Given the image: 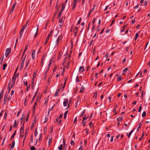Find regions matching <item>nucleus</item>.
I'll use <instances>...</instances> for the list:
<instances>
[{"mask_svg": "<svg viewBox=\"0 0 150 150\" xmlns=\"http://www.w3.org/2000/svg\"><path fill=\"white\" fill-rule=\"evenodd\" d=\"M48 119V118L47 116H46L45 117V121L43 122V123L44 124V123H45L47 121Z\"/></svg>", "mask_w": 150, "mask_h": 150, "instance_id": "nucleus-32", "label": "nucleus"}, {"mask_svg": "<svg viewBox=\"0 0 150 150\" xmlns=\"http://www.w3.org/2000/svg\"><path fill=\"white\" fill-rule=\"evenodd\" d=\"M70 61L69 62V61L67 63V68L69 67V66L70 65Z\"/></svg>", "mask_w": 150, "mask_h": 150, "instance_id": "nucleus-56", "label": "nucleus"}, {"mask_svg": "<svg viewBox=\"0 0 150 150\" xmlns=\"http://www.w3.org/2000/svg\"><path fill=\"white\" fill-rule=\"evenodd\" d=\"M116 107H115L113 110L114 112L115 113V114H114L115 115H117V112H116Z\"/></svg>", "mask_w": 150, "mask_h": 150, "instance_id": "nucleus-30", "label": "nucleus"}, {"mask_svg": "<svg viewBox=\"0 0 150 150\" xmlns=\"http://www.w3.org/2000/svg\"><path fill=\"white\" fill-rule=\"evenodd\" d=\"M83 147L82 146H81L80 147V148L79 149V150H83Z\"/></svg>", "mask_w": 150, "mask_h": 150, "instance_id": "nucleus-64", "label": "nucleus"}, {"mask_svg": "<svg viewBox=\"0 0 150 150\" xmlns=\"http://www.w3.org/2000/svg\"><path fill=\"white\" fill-rule=\"evenodd\" d=\"M48 72V71L46 70L45 73V74H44V78L45 79L46 78V76Z\"/></svg>", "mask_w": 150, "mask_h": 150, "instance_id": "nucleus-39", "label": "nucleus"}, {"mask_svg": "<svg viewBox=\"0 0 150 150\" xmlns=\"http://www.w3.org/2000/svg\"><path fill=\"white\" fill-rule=\"evenodd\" d=\"M16 122H17L16 120H15V121H14V125H13V127H16V126H17Z\"/></svg>", "mask_w": 150, "mask_h": 150, "instance_id": "nucleus-36", "label": "nucleus"}, {"mask_svg": "<svg viewBox=\"0 0 150 150\" xmlns=\"http://www.w3.org/2000/svg\"><path fill=\"white\" fill-rule=\"evenodd\" d=\"M7 111H6L5 112V114L4 116V118L5 119H6V117L7 115Z\"/></svg>", "mask_w": 150, "mask_h": 150, "instance_id": "nucleus-42", "label": "nucleus"}, {"mask_svg": "<svg viewBox=\"0 0 150 150\" xmlns=\"http://www.w3.org/2000/svg\"><path fill=\"white\" fill-rule=\"evenodd\" d=\"M11 52V48H8L6 49L5 52V56L6 57H7Z\"/></svg>", "mask_w": 150, "mask_h": 150, "instance_id": "nucleus-3", "label": "nucleus"}, {"mask_svg": "<svg viewBox=\"0 0 150 150\" xmlns=\"http://www.w3.org/2000/svg\"><path fill=\"white\" fill-rule=\"evenodd\" d=\"M35 124V122L34 123L33 122V124L31 125V129H32L33 128V127L34 126V125Z\"/></svg>", "mask_w": 150, "mask_h": 150, "instance_id": "nucleus-48", "label": "nucleus"}, {"mask_svg": "<svg viewBox=\"0 0 150 150\" xmlns=\"http://www.w3.org/2000/svg\"><path fill=\"white\" fill-rule=\"evenodd\" d=\"M67 57H65L63 60V64H65L66 63V62L67 60Z\"/></svg>", "mask_w": 150, "mask_h": 150, "instance_id": "nucleus-29", "label": "nucleus"}, {"mask_svg": "<svg viewBox=\"0 0 150 150\" xmlns=\"http://www.w3.org/2000/svg\"><path fill=\"white\" fill-rule=\"evenodd\" d=\"M146 112L144 111L142 114V116L143 117H145L146 115Z\"/></svg>", "mask_w": 150, "mask_h": 150, "instance_id": "nucleus-38", "label": "nucleus"}, {"mask_svg": "<svg viewBox=\"0 0 150 150\" xmlns=\"http://www.w3.org/2000/svg\"><path fill=\"white\" fill-rule=\"evenodd\" d=\"M95 6V4H94L93 5V8L91 9V10H92L93 11H94Z\"/></svg>", "mask_w": 150, "mask_h": 150, "instance_id": "nucleus-63", "label": "nucleus"}, {"mask_svg": "<svg viewBox=\"0 0 150 150\" xmlns=\"http://www.w3.org/2000/svg\"><path fill=\"white\" fill-rule=\"evenodd\" d=\"M53 32V30H52L50 32V33L48 35L47 37V38L45 42L44 43V45H46L47 42V41L49 40V38L50 36H51Z\"/></svg>", "mask_w": 150, "mask_h": 150, "instance_id": "nucleus-2", "label": "nucleus"}, {"mask_svg": "<svg viewBox=\"0 0 150 150\" xmlns=\"http://www.w3.org/2000/svg\"><path fill=\"white\" fill-rule=\"evenodd\" d=\"M30 150H35L36 149L33 146L30 147Z\"/></svg>", "mask_w": 150, "mask_h": 150, "instance_id": "nucleus-44", "label": "nucleus"}, {"mask_svg": "<svg viewBox=\"0 0 150 150\" xmlns=\"http://www.w3.org/2000/svg\"><path fill=\"white\" fill-rule=\"evenodd\" d=\"M96 20V18H94L93 19V21H92V23H93V25H94V23H95Z\"/></svg>", "mask_w": 150, "mask_h": 150, "instance_id": "nucleus-62", "label": "nucleus"}, {"mask_svg": "<svg viewBox=\"0 0 150 150\" xmlns=\"http://www.w3.org/2000/svg\"><path fill=\"white\" fill-rule=\"evenodd\" d=\"M65 7V4H63L62 5V7H61V9L60 10L62 11L64 9V8Z\"/></svg>", "mask_w": 150, "mask_h": 150, "instance_id": "nucleus-31", "label": "nucleus"}, {"mask_svg": "<svg viewBox=\"0 0 150 150\" xmlns=\"http://www.w3.org/2000/svg\"><path fill=\"white\" fill-rule=\"evenodd\" d=\"M27 87V88L26 90V91L27 92H28V91L29 88H30V85H28L27 86H26Z\"/></svg>", "mask_w": 150, "mask_h": 150, "instance_id": "nucleus-51", "label": "nucleus"}, {"mask_svg": "<svg viewBox=\"0 0 150 150\" xmlns=\"http://www.w3.org/2000/svg\"><path fill=\"white\" fill-rule=\"evenodd\" d=\"M16 78V76L15 75H13L12 78V82L11 86V88H12L14 87Z\"/></svg>", "mask_w": 150, "mask_h": 150, "instance_id": "nucleus-1", "label": "nucleus"}, {"mask_svg": "<svg viewBox=\"0 0 150 150\" xmlns=\"http://www.w3.org/2000/svg\"><path fill=\"white\" fill-rule=\"evenodd\" d=\"M2 55H1V57L0 59V62H2L3 59H4V57H3Z\"/></svg>", "mask_w": 150, "mask_h": 150, "instance_id": "nucleus-47", "label": "nucleus"}, {"mask_svg": "<svg viewBox=\"0 0 150 150\" xmlns=\"http://www.w3.org/2000/svg\"><path fill=\"white\" fill-rule=\"evenodd\" d=\"M24 122H23V124L22 125V127H21L20 128V130H24Z\"/></svg>", "mask_w": 150, "mask_h": 150, "instance_id": "nucleus-34", "label": "nucleus"}, {"mask_svg": "<svg viewBox=\"0 0 150 150\" xmlns=\"http://www.w3.org/2000/svg\"><path fill=\"white\" fill-rule=\"evenodd\" d=\"M123 78H122L121 76H119L117 79V80L118 81H121L122 80Z\"/></svg>", "mask_w": 150, "mask_h": 150, "instance_id": "nucleus-23", "label": "nucleus"}, {"mask_svg": "<svg viewBox=\"0 0 150 150\" xmlns=\"http://www.w3.org/2000/svg\"><path fill=\"white\" fill-rule=\"evenodd\" d=\"M85 131H86V133L87 134H89V133H88V131H89V129H85Z\"/></svg>", "mask_w": 150, "mask_h": 150, "instance_id": "nucleus-52", "label": "nucleus"}, {"mask_svg": "<svg viewBox=\"0 0 150 150\" xmlns=\"http://www.w3.org/2000/svg\"><path fill=\"white\" fill-rule=\"evenodd\" d=\"M11 88V87H10V86H8V87L7 88V89H8V93H9V92H10V91Z\"/></svg>", "mask_w": 150, "mask_h": 150, "instance_id": "nucleus-54", "label": "nucleus"}, {"mask_svg": "<svg viewBox=\"0 0 150 150\" xmlns=\"http://www.w3.org/2000/svg\"><path fill=\"white\" fill-rule=\"evenodd\" d=\"M15 144V141H14L12 142V145H11V149L12 150L13 149V148L14 147Z\"/></svg>", "mask_w": 150, "mask_h": 150, "instance_id": "nucleus-19", "label": "nucleus"}, {"mask_svg": "<svg viewBox=\"0 0 150 150\" xmlns=\"http://www.w3.org/2000/svg\"><path fill=\"white\" fill-rule=\"evenodd\" d=\"M59 35L57 38V40L56 41V44L54 46H53V48H54L55 47H57L58 46V44L59 43Z\"/></svg>", "mask_w": 150, "mask_h": 150, "instance_id": "nucleus-4", "label": "nucleus"}, {"mask_svg": "<svg viewBox=\"0 0 150 150\" xmlns=\"http://www.w3.org/2000/svg\"><path fill=\"white\" fill-rule=\"evenodd\" d=\"M25 116V114H23L22 115L21 118L20 119L21 124L22 123L23 120L24 119Z\"/></svg>", "mask_w": 150, "mask_h": 150, "instance_id": "nucleus-12", "label": "nucleus"}, {"mask_svg": "<svg viewBox=\"0 0 150 150\" xmlns=\"http://www.w3.org/2000/svg\"><path fill=\"white\" fill-rule=\"evenodd\" d=\"M140 33V32L139 31L136 34L135 38V40H136L137 38H138L139 34Z\"/></svg>", "mask_w": 150, "mask_h": 150, "instance_id": "nucleus-16", "label": "nucleus"}, {"mask_svg": "<svg viewBox=\"0 0 150 150\" xmlns=\"http://www.w3.org/2000/svg\"><path fill=\"white\" fill-rule=\"evenodd\" d=\"M76 81L78 82H79L80 81L79 80V76H77L76 77Z\"/></svg>", "mask_w": 150, "mask_h": 150, "instance_id": "nucleus-59", "label": "nucleus"}, {"mask_svg": "<svg viewBox=\"0 0 150 150\" xmlns=\"http://www.w3.org/2000/svg\"><path fill=\"white\" fill-rule=\"evenodd\" d=\"M16 2H15L13 4V5L12 6V8L10 10V13H12L13 12V11L16 5Z\"/></svg>", "mask_w": 150, "mask_h": 150, "instance_id": "nucleus-5", "label": "nucleus"}, {"mask_svg": "<svg viewBox=\"0 0 150 150\" xmlns=\"http://www.w3.org/2000/svg\"><path fill=\"white\" fill-rule=\"evenodd\" d=\"M97 93L96 91L94 92V94H93V98H95V99H96L97 98Z\"/></svg>", "mask_w": 150, "mask_h": 150, "instance_id": "nucleus-21", "label": "nucleus"}, {"mask_svg": "<svg viewBox=\"0 0 150 150\" xmlns=\"http://www.w3.org/2000/svg\"><path fill=\"white\" fill-rule=\"evenodd\" d=\"M42 133H41L40 134V137H39V138L38 139V140L39 141V142L40 143V141H41V140H42Z\"/></svg>", "mask_w": 150, "mask_h": 150, "instance_id": "nucleus-17", "label": "nucleus"}, {"mask_svg": "<svg viewBox=\"0 0 150 150\" xmlns=\"http://www.w3.org/2000/svg\"><path fill=\"white\" fill-rule=\"evenodd\" d=\"M60 89V87H59L58 88V89L56 91L55 95L54 96L55 97H57L58 94V93H59V90Z\"/></svg>", "mask_w": 150, "mask_h": 150, "instance_id": "nucleus-6", "label": "nucleus"}, {"mask_svg": "<svg viewBox=\"0 0 150 150\" xmlns=\"http://www.w3.org/2000/svg\"><path fill=\"white\" fill-rule=\"evenodd\" d=\"M35 137H36L37 134H38L37 128H36L35 130Z\"/></svg>", "mask_w": 150, "mask_h": 150, "instance_id": "nucleus-40", "label": "nucleus"}, {"mask_svg": "<svg viewBox=\"0 0 150 150\" xmlns=\"http://www.w3.org/2000/svg\"><path fill=\"white\" fill-rule=\"evenodd\" d=\"M95 28V25H93V26L92 28V31H93Z\"/></svg>", "mask_w": 150, "mask_h": 150, "instance_id": "nucleus-55", "label": "nucleus"}, {"mask_svg": "<svg viewBox=\"0 0 150 150\" xmlns=\"http://www.w3.org/2000/svg\"><path fill=\"white\" fill-rule=\"evenodd\" d=\"M62 21H63V18H62L60 19L59 20V22L60 23H62Z\"/></svg>", "mask_w": 150, "mask_h": 150, "instance_id": "nucleus-58", "label": "nucleus"}, {"mask_svg": "<svg viewBox=\"0 0 150 150\" xmlns=\"http://www.w3.org/2000/svg\"><path fill=\"white\" fill-rule=\"evenodd\" d=\"M86 121L83 119L82 121V125H83L84 127H85L86 125Z\"/></svg>", "mask_w": 150, "mask_h": 150, "instance_id": "nucleus-22", "label": "nucleus"}, {"mask_svg": "<svg viewBox=\"0 0 150 150\" xmlns=\"http://www.w3.org/2000/svg\"><path fill=\"white\" fill-rule=\"evenodd\" d=\"M128 67H127V68H125L123 70V72H126L128 70Z\"/></svg>", "mask_w": 150, "mask_h": 150, "instance_id": "nucleus-49", "label": "nucleus"}, {"mask_svg": "<svg viewBox=\"0 0 150 150\" xmlns=\"http://www.w3.org/2000/svg\"><path fill=\"white\" fill-rule=\"evenodd\" d=\"M81 18H80L79 19V20L78 23L76 24V25H78L79 24H80V23L81 22Z\"/></svg>", "mask_w": 150, "mask_h": 150, "instance_id": "nucleus-57", "label": "nucleus"}, {"mask_svg": "<svg viewBox=\"0 0 150 150\" xmlns=\"http://www.w3.org/2000/svg\"><path fill=\"white\" fill-rule=\"evenodd\" d=\"M29 113L27 115L26 118L25 119V121L26 122H27L28 120V119L29 117Z\"/></svg>", "mask_w": 150, "mask_h": 150, "instance_id": "nucleus-33", "label": "nucleus"}, {"mask_svg": "<svg viewBox=\"0 0 150 150\" xmlns=\"http://www.w3.org/2000/svg\"><path fill=\"white\" fill-rule=\"evenodd\" d=\"M142 109V105L141 104L140 105V107H139L138 110V112H140Z\"/></svg>", "mask_w": 150, "mask_h": 150, "instance_id": "nucleus-45", "label": "nucleus"}, {"mask_svg": "<svg viewBox=\"0 0 150 150\" xmlns=\"http://www.w3.org/2000/svg\"><path fill=\"white\" fill-rule=\"evenodd\" d=\"M62 11L60 10L59 11V12L58 14V16H57V18L58 19L59 18H60V16L61 15V14L62 13Z\"/></svg>", "mask_w": 150, "mask_h": 150, "instance_id": "nucleus-28", "label": "nucleus"}, {"mask_svg": "<svg viewBox=\"0 0 150 150\" xmlns=\"http://www.w3.org/2000/svg\"><path fill=\"white\" fill-rule=\"evenodd\" d=\"M52 138H50L49 141H48V144H49V145H50L51 143L52 142Z\"/></svg>", "mask_w": 150, "mask_h": 150, "instance_id": "nucleus-46", "label": "nucleus"}, {"mask_svg": "<svg viewBox=\"0 0 150 150\" xmlns=\"http://www.w3.org/2000/svg\"><path fill=\"white\" fill-rule=\"evenodd\" d=\"M94 121L93 120H92L91 121L89 122V125L90 127H91L93 126V124L92 121Z\"/></svg>", "mask_w": 150, "mask_h": 150, "instance_id": "nucleus-24", "label": "nucleus"}, {"mask_svg": "<svg viewBox=\"0 0 150 150\" xmlns=\"http://www.w3.org/2000/svg\"><path fill=\"white\" fill-rule=\"evenodd\" d=\"M7 66V65L6 63H4L3 64V70H5V69L6 68Z\"/></svg>", "mask_w": 150, "mask_h": 150, "instance_id": "nucleus-25", "label": "nucleus"}, {"mask_svg": "<svg viewBox=\"0 0 150 150\" xmlns=\"http://www.w3.org/2000/svg\"><path fill=\"white\" fill-rule=\"evenodd\" d=\"M24 30V29H23V28H21V30H20L19 35V37L20 38V39L21 38Z\"/></svg>", "mask_w": 150, "mask_h": 150, "instance_id": "nucleus-8", "label": "nucleus"}, {"mask_svg": "<svg viewBox=\"0 0 150 150\" xmlns=\"http://www.w3.org/2000/svg\"><path fill=\"white\" fill-rule=\"evenodd\" d=\"M71 145L74 146L75 145L74 142L73 140H71L70 143Z\"/></svg>", "mask_w": 150, "mask_h": 150, "instance_id": "nucleus-43", "label": "nucleus"}, {"mask_svg": "<svg viewBox=\"0 0 150 150\" xmlns=\"http://www.w3.org/2000/svg\"><path fill=\"white\" fill-rule=\"evenodd\" d=\"M8 98V95L6 94L5 95L4 97V105L5 104V103L6 102L7 99Z\"/></svg>", "mask_w": 150, "mask_h": 150, "instance_id": "nucleus-10", "label": "nucleus"}, {"mask_svg": "<svg viewBox=\"0 0 150 150\" xmlns=\"http://www.w3.org/2000/svg\"><path fill=\"white\" fill-rule=\"evenodd\" d=\"M84 90V87L83 86H81L80 88V90L79 91L80 93H82Z\"/></svg>", "mask_w": 150, "mask_h": 150, "instance_id": "nucleus-15", "label": "nucleus"}, {"mask_svg": "<svg viewBox=\"0 0 150 150\" xmlns=\"http://www.w3.org/2000/svg\"><path fill=\"white\" fill-rule=\"evenodd\" d=\"M93 41V40L92 39V40H91L90 41V46H91L92 45Z\"/></svg>", "mask_w": 150, "mask_h": 150, "instance_id": "nucleus-60", "label": "nucleus"}, {"mask_svg": "<svg viewBox=\"0 0 150 150\" xmlns=\"http://www.w3.org/2000/svg\"><path fill=\"white\" fill-rule=\"evenodd\" d=\"M78 28L77 27H76L74 29V35L75 36H76V35H77L78 32Z\"/></svg>", "mask_w": 150, "mask_h": 150, "instance_id": "nucleus-7", "label": "nucleus"}, {"mask_svg": "<svg viewBox=\"0 0 150 150\" xmlns=\"http://www.w3.org/2000/svg\"><path fill=\"white\" fill-rule=\"evenodd\" d=\"M34 78H32V84H31V87L32 89H33L34 88Z\"/></svg>", "mask_w": 150, "mask_h": 150, "instance_id": "nucleus-18", "label": "nucleus"}, {"mask_svg": "<svg viewBox=\"0 0 150 150\" xmlns=\"http://www.w3.org/2000/svg\"><path fill=\"white\" fill-rule=\"evenodd\" d=\"M134 130V129H133L129 133V135H128V134H127V135L128 136V138H129L130 136V135H131L132 133V132H133Z\"/></svg>", "mask_w": 150, "mask_h": 150, "instance_id": "nucleus-26", "label": "nucleus"}, {"mask_svg": "<svg viewBox=\"0 0 150 150\" xmlns=\"http://www.w3.org/2000/svg\"><path fill=\"white\" fill-rule=\"evenodd\" d=\"M85 112V109H84L83 110V111H82L81 112V114L80 115V117H81L84 115V114Z\"/></svg>", "mask_w": 150, "mask_h": 150, "instance_id": "nucleus-27", "label": "nucleus"}, {"mask_svg": "<svg viewBox=\"0 0 150 150\" xmlns=\"http://www.w3.org/2000/svg\"><path fill=\"white\" fill-rule=\"evenodd\" d=\"M62 116H63V115L62 113H61L59 117L58 118L59 119H61L62 118Z\"/></svg>", "mask_w": 150, "mask_h": 150, "instance_id": "nucleus-61", "label": "nucleus"}, {"mask_svg": "<svg viewBox=\"0 0 150 150\" xmlns=\"http://www.w3.org/2000/svg\"><path fill=\"white\" fill-rule=\"evenodd\" d=\"M36 74H37V72L35 71V72H34L33 74V78H34V79L35 78L36 76Z\"/></svg>", "mask_w": 150, "mask_h": 150, "instance_id": "nucleus-41", "label": "nucleus"}, {"mask_svg": "<svg viewBox=\"0 0 150 150\" xmlns=\"http://www.w3.org/2000/svg\"><path fill=\"white\" fill-rule=\"evenodd\" d=\"M64 101L63 103V104L64 106H66L67 105L68 100L66 98L64 99Z\"/></svg>", "mask_w": 150, "mask_h": 150, "instance_id": "nucleus-9", "label": "nucleus"}, {"mask_svg": "<svg viewBox=\"0 0 150 150\" xmlns=\"http://www.w3.org/2000/svg\"><path fill=\"white\" fill-rule=\"evenodd\" d=\"M63 145L62 144H61L58 147V149L59 150H62V149Z\"/></svg>", "mask_w": 150, "mask_h": 150, "instance_id": "nucleus-37", "label": "nucleus"}, {"mask_svg": "<svg viewBox=\"0 0 150 150\" xmlns=\"http://www.w3.org/2000/svg\"><path fill=\"white\" fill-rule=\"evenodd\" d=\"M68 112V110L66 111L65 112L64 114V119L66 118V117L67 115V114Z\"/></svg>", "mask_w": 150, "mask_h": 150, "instance_id": "nucleus-35", "label": "nucleus"}, {"mask_svg": "<svg viewBox=\"0 0 150 150\" xmlns=\"http://www.w3.org/2000/svg\"><path fill=\"white\" fill-rule=\"evenodd\" d=\"M24 82V84L26 86H28V82L27 81L25 82L24 80L23 81Z\"/></svg>", "mask_w": 150, "mask_h": 150, "instance_id": "nucleus-53", "label": "nucleus"}, {"mask_svg": "<svg viewBox=\"0 0 150 150\" xmlns=\"http://www.w3.org/2000/svg\"><path fill=\"white\" fill-rule=\"evenodd\" d=\"M52 78V76L51 75H50L49 77V78L48 79V82L49 83L51 81L50 79Z\"/></svg>", "mask_w": 150, "mask_h": 150, "instance_id": "nucleus-50", "label": "nucleus"}, {"mask_svg": "<svg viewBox=\"0 0 150 150\" xmlns=\"http://www.w3.org/2000/svg\"><path fill=\"white\" fill-rule=\"evenodd\" d=\"M123 119V117L122 116H120V117H119L117 119V120L118 121L120 122V121H121Z\"/></svg>", "mask_w": 150, "mask_h": 150, "instance_id": "nucleus-20", "label": "nucleus"}, {"mask_svg": "<svg viewBox=\"0 0 150 150\" xmlns=\"http://www.w3.org/2000/svg\"><path fill=\"white\" fill-rule=\"evenodd\" d=\"M35 50H33L32 53V58L34 59L35 58Z\"/></svg>", "mask_w": 150, "mask_h": 150, "instance_id": "nucleus-13", "label": "nucleus"}, {"mask_svg": "<svg viewBox=\"0 0 150 150\" xmlns=\"http://www.w3.org/2000/svg\"><path fill=\"white\" fill-rule=\"evenodd\" d=\"M85 71L84 67L83 66H81L80 67L79 71L81 72Z\"/></svg>", "mask_w": 150, "mask_h": 150, "instance_id": "nucleus-11", "label": "nucleus"}, {"mask_svg": "<svg viewBox=\"0 0 150 150\" xmlns=\"http://www.w3.org/2000/svg\"><path fill=\"white\" fill-rule=\"evenodd\" d=\"M16 130L15 131H14V133H13V134L11 136L10 138V140H12L13 138L15 136V135L16 134Z\"/></svg>", "mask_w": 150, "mask_h": 150, "instance_id": "nucleus-14", "label": "nucleus"}]
</instances>
